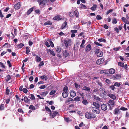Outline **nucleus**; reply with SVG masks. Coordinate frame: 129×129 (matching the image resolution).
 Returning a JSON list of instances; mask_svg holds the SVG:
<instances>
[{"label": "nucleus", "mask_w": 129, "mask_h": 129, "mask_svg": "<svg viewBox=\"0 0 129 129\" xmlns=\"http://www.w3.org/2000/svg\"><path fill=\"white\" fill-rule=\"evenodd\" d=\"M85 116L86 118L88 119L94 118L96 117L95 115L91 112H86L85 114Z\"/></svg>", "instance_id": "obj_1"}, {"label": "nucleus", "mask_w": 129, "mask_h": 129, "mask_svg": "<svg viewBox=\"0 0 129 129\" xmlns=\"http://www.w3.org/2000/svg\"><path fill=\"white\" fill-rule=\"evenodd\" d=\"M64 45L66 48H68L69 46H71L72 44L71 40L68 39L67 40H64L63 41Z\"/></svg>", "instance_id": "obj_2"}, {"label": "nucleus", "mask_w": 129, "mask_h": 129, "mask_svg": "<svg viewBox=\"0 0 129 129\" xmlns=\"http://www.w3.org/2000/svg\"><path fill=\"white\" fill-rule=\"evenodd\" d=\"M95 53L96 54L97 56L99 57H102L103 56V53L102 51L99 49H96V50Z\"/></svg>", "instance_id": "obj_3"}, {"label": "nucleus", "mask_w": 129, "mask_h": 129, "mask_svg": "<svg viewBox=\"0 0 129 129\" xmlns=\"http://www.w3.org/2000/svg\"><path fill=\"white\" fill-rule=\"evenodd\" d=\"M99 108H97L95 107H92L91 109V110L92 112L98 114L100 112V110L99 109Z\"/></svg>", "instance_id": "obj_4"}, {"label": "nucleus", "mask_w": 129, "mask_h": 129, "mask_svg": "<svg viewBox=\"0 0 129 129\" xmlns=\"http://www.w3.org/2000/svg\"><path fill=\"white\" fill-rule=\"evenodd\" d=\"M99 90L100 91L103 92V93H100V95L103 96L102 97L103 98H104L105 96L106 95V94L105 93H106V91H105V89L103 87H102L100 88Z\"/></svg>", "instance_id": "obj_5"}, {"label": "nucleus", "mask_w": 129, "mask_h": 129, "mask_svg": "<svg viewBox=\"0 0 129 129\" xmlns=\"http://www.w3.org/2000/svg\"><path fill=\"white\" fill-rule=\"evenodd\" d=\"M53 113L52 112L50 113L49 114L50 116H51L52 118H53L55 117L57 115L59 114L58 112L57 111H53Z\"/></svg>", "instance_id": "obj_6"}, {"label": "nucleus", "mask_w": 129, "mask_h": 129, "mask_svg": "<svg viewBox=\"0 0 129 129\" xmlns=\"http://www.w3.org/2000/svg\"><path fill=\"white\" fill-rule=\"evenodd\" d=\"M63 55L65 58L70 56V54L68 52V51L66 50H65L62 52Z\"/></svg>", "instance_id": "obj_7"}, {"label": "nucleus", "mask_w": 129, "mask_h": 129, "mask_svg": "<svg viewBox=\"0 0 129 129\" xmlns=\"http://www.w3.org/2000/svg\"><path fill=\"white\" fill-rule=\"evenodd\" d=\"M108 96L113 100H115L116 99V96L115 95L111 94L109 92L108 93Z\"/></svg>", "instance_id": "obj_8"}, {"label": "nucleus", "mask_w": 129, "mask_h": 129, "mask_svg": "<svg viewBox=\"0 0 129 129\" xmlns=\"http://www.w3.org/2000/svg\"><path fill=\"white\" fill-rule=\"evenodd\" d=\"M101 108L102 110L104 111H105L107 109V105L105 104H103L101 105Z\"/></svg>", "instance_id": "obj_9"}, {"label": "nucleus", "mask_w": 129, "mask_h": 129, "mask_svg": "<svg viewBox=\"0 0 129 129\" xmlns=\"http://www.w3.org/2000/svg\"><path fill=\"white\" fill-rule=\"evenodd\" d=\"M91 49V46L90 44L88 45L86 47L85 51L86 52L90 51Z\"/></svg>", "instance_id": "obj_10"}, {"label": "nucleus", "mask_w": 129, "mask_h": 129, "mask_svg": "<svg viewBox=\"0 0 129 129\" xmlns=\"http://www.w3.org/2000/svg\"><path fill=\"white\" fill-rule=\"evenodd\" d=\"M70 93V96L72 98L74 97L76 95V93L73 90H71Z\"/></svg>", "instance_id": "obj_11"}, {"label": "nucleus", "mask_w": 129, "mask_h": 129, "mask_svg": "<svg viewBox=\"0 0 129 129\" xmlns=\"http://www.w3.org/2000/svg\"><path fill=\"white\" fill-rule=\"evenodd\" d=\"M21 6L20 3L19 2L18 3L14 5V8L15 9L18 10L20 8Z\"/></svg>", "instance_id": "obj_12"}, {"label": "nucleus", "mask_w": 129, "mask_h": 129, "mask_svg": "<svg viewBox=\"0 0 129 129\" xmlns=\"http://www.w3.org/2000/svg\"><path fill=\"white\" fill-rule=\"evenodd\" d=\"M122 26L120 25L119 26V28H118L117 27H115L114 28V29L117 33L118 34L119 32V30H121L122 29Z\"/></svg>", "instance_id": "obj_13"}, {"label": "nucleus", "mask_w": 129, "mask_h": 129, "mask_svg": "<svg viewBox=\"0 0 129 129\" xmlns=\"http://www.w3.org/2000/svg\"><path fill=\"white\" fill-rule=\"evenodd\" d=\"M122 20V21L125 23V24H129V21L127 20L125 17H123L121 18Z\"/></svg>", "instance_id": "obj_14"}, {"label": "nucleus", "mask_w": 129, "mask_h": 129, "mask_svg": "<svg viewBox=\"0 0 129 129\" xmlns=\"http://www.w3.org/2000/svg\"><path fill=\"white\" fill-rule=\"evenodd\" d=\"M62 18H60V16L59 15L55 16L53 18V19L54 20L59 21Z\"/></svg>", "instance_id": "obj_15"}, {"label": "nucleus", "mask_w": 129, "mask_h": 129, "mask_svg": "<svg viewBox=\"0 0 129 129\" xmlns=\"http://www.w3.org/2000/svg\"><path fill=\"white\" fill-rule=\"evenodd\" d=\"M30 101V100L29 99L27 96L24 97V102L25 103H29Z\"/></svg>", "instance_id": "obj_16"}, {"label": "nucleus", "mask_w": 129, "mask_h": 129, "mask_svg": "<svg viewBox=\"0 0 129 129\" xmlns=\"http://www.w3.org/2000/svg\"><path fill=\"white\" fill-rule=\"evenodd\" d=\"M67 23L66 21L64 22L62 24L61 26L60 29H62L65 27L66 25H67Z\"/></svg>", "instance_id": "obj_17"}, {"label": "nucleus", "mask_w": 129, "mask_h": 129, "mask_svg": "<svg viewBox=\"0 0 129 129\" xmlns=\"http://www.w3.org/2000/svg\"><path fill=\"white\" fill-rule=\"evenodd\" d=\"M92 105L95 106L94 107H95L99 108H100V105L98 102H93L92 104Z\"/></svg>", "instance_id": "obj_18"}, {"label": "nucleus", "mask_w": 129, "mask_h": 129, "mask_svg": "<svg viewBox=\"0 0 129 129\" xmlns=\"http://www.w3.org/2000/svg\"><path fill=\"white\" fill-rule=\"evenodd\" d=\"M62 96L64 98H66L68 96V92L63 91L62 94Z\"/></svg>", "instance_id": "obj_19"}, {"label": "nucleus", "mask_w": 129, "mask_h": 129, "mask_svg": "<svg viewBox=\"0 0 129 129\" xmlns=\"http://www.w3.org/2000/svg\"><path fill=\"white\" fill-rule=\"evenodd\" d=\"M113 78L116 79H119L121 78V75L120 74H118L115 76H113Z\"/></svg>", "instance_id": "obj_20"}, {"label": "nucleus", "mask_w": 129, "mask_h": 129, "mask_svg": "<svg viewBox=\"0 0 129 129\" xmlns=\"http://www.w3.org/2000/svg\"><path fill=\"white\" fill-rule=\"evenodd\" d=\"M48 52H49L53 56H55V54L53 50H51V49H48L47 50Z\"/></svg>", "instance_id": "obj_21"}, {"label": "nucleus", "mask_w": 129, "mask_h": 129, "mask_svg": "<svg viewBox=\"0 0 129 129\" xmlns=\"http://www.w3.org/2000/svg\"><path fill=\"white\" fill-rule=\"evenodd\" d=\"M40 78L41 79H42L43 80L45 81L47 80L48 79L47 77L45 75L41 76Z\"/></svg>", "instance_id": "obj_22"}, {"label": "nucleus", "mask_w": 129, "mask_h": 129, "mask_svg": "<svg viewBox=\"0 0 129 129\" xmlns=\"http://www.w3.org/2000/svg\"><path fill=\"white\" fill-rule=\"evenodd\" d=\"M109 72L110 74H113L115 73V71L114 69L111 68L109 70Z\"/></svg>", "instance_id": "obj_23"}, {"label": "nucleus", "mask_w": 129, "mask_h": 129, "mask_svg": "<svg viewBox=\"0 0 129 129\" xmlns=\"http://www.w3.org/2000/svg\"><path fill=\"white\" fill-rule=\"evenodd\" d=\"M108 102L109 103L108 104L109 106L110 105L111 106L114 105L115 102L114 100H109Z\"/></svg>", "instance_id": "obj_24"}, {"label": "nucleus", "mask_w": 129, "mask_h": 129, "mask_svg": "<svg viewBox=\"0 0 129 129\" xmlns=\"http://www.w3.org/2000/svg\"><path fill=\"white\" fill-rule=\"evenodd\" d=\"M74 14L76 17L77 18H78L79 16V13L78 11L77 10H75L74 12Z\"/></svg>", "instance_id": "obj_25"}, {"label": "nucleus", "mask_w": 129, "mask_h": 129, "mask_svg": "<svg viewBox=\"0 0 129 129\" xmlns=\"http://www.w3.org/2000/svg\"><path fill=\"white\" fill-rule=\"evenodd\" d=\"M34 9V8L32 7L29 9L27 11V15L29 14L33 11Z\"/></svg>", "instance_id": "obj_26"}, {"label": "nucleus", "mask_w": 129, "mask_h": 129, "mask_svg": "<svg viewBox=\"0 0 129 129\" xmlns=\"http://www.w3.org/2000/svg\"><path fill=\"white\" fill-rule=\"evenodd\" d=\"M82 89L86 91H90V89L89 88L86 86H85L83 87Z\"/></svg>", "instance_id": "obj_27"}, {"label": "nucleus", "mask_w": 129, "mask_h": 129, "mask_svg": "<svg viewBox=\"0 0 129 129\" xmlns=\"http://www.w3.org/2000/svg\"><path fill=\"white\" fill-rule=\"evenodd\" d=\"M96 7L97 5L95 4H94L93 5V6L90 8V9L94 11L96 10Z\"/></svg>", "instance_id": "obj_28"}, {"label": "nucleus", "mask_w": 129, "mask_h": 129, "mask_svg": "<svg viewBox=\"0 0 129 129\" xmlns=\"http://www.w3.org/2000/svg\"><path fill=\"white\" fill-rule=\"evenodd\" d=\"M102 59H99L97 60L96 61V63L98 65H100V64L103 63V61L102 60Z\"/></svg>", "instance_id": "obj_29"}, {"label": "nucleus", "mask_w": 129, "mask_h": 129, "mask_svg": "<svg viewBox=\"0 0 129 129\" xmlns=\"http://www.w3.org/2000/svg\"><path fill=\"white\" fill-rule=\"evenodd\" d=\"M47 41L48 42H49L50 43V45L51 47H54V44H53V42H52V41L51 40L49 39L47 40Z\"/></svg>", "instance_id": "obj_30"}, {"label": "nucleus", "mask_w": 129, "mask_h": 129, "mask_svg": "<svg viewBox=\"0 0 129 129\" xmlns=\"http://www.w3.org/2000/svg\"><path fill=\"white\" fill-rule=\"evenodd\" d=\"M35 59L37 62H39L41 61L42 60V59L39 56H37V57H35Z\"/></svg>", "instance_id": "obj_31"}, {"label": "nucleus", "mask_w": 129, "mask_h": 129, "mask_svg": "<svg viewBox=\"0 0 129 129\" xmlns=\"http://www.w3.org/2000/svg\"><path fill=\"white\" fill-rule=\"evenodd\" d=\"M29 109H31L33 110H35L36 109L35 107L33 105H31L29 108Z\"/></svg>", "instance_id": "obj_32"}, {"label": "nucleus", "mask_w": 129, "mask_h": 129, "mask_svg": "<svg viewBox=\"0 0 129 129\" xmlns=\"http://www.w3.org/2000/svg\"><path fill=\"white\" fill-rule=\"evenodd\" d=\"M11 79L10 75H7L6 78V82H8Z\"/></svg>", "instance_id": "obj_33"}, {"label": "nucleus", "mask_w": 129, "mask_h": 129, "mask_svg": "<svg viewBox=\"0 0 129 129\" xmlns=\"http://www.w3.org/2000/svg\"><path fill=\"white\" fill-rule=\"evenodd\" d=\"M120 110L118 108H116L114 110V114L115 115L117 114L119 112Z\"/></svg>", "instance_id": "obj_34"}, {"label": "nucleus", "mask_w": 129, "mask_h": 129, "mask_svg": "<svg viewBox=\"0 0 129 129\" xmlns=\"http://www.w3.org/2000/svg\"><path fill=\"white\" fill-rule=\"evenodd\" d=\"M52 22L49 21H48L44 24V25H52Z\"/></svg>", "instance_id": "obj_35"}, {"label": "nucleus", "mask_w": 129, "mask_h": 129, "mask_svg": "<svg viewBox=\"0 0 129 129\" xmlns=\"http://www.w3.org/2000/svg\"><path fill=\"white\" fill-rule=\"evenodd\" d=\"M73 101V99L71 98H68L67 100L66 101V103H67L71 101Z\"/></svg>", "instance_id": "obj_36"}, {"label": "nucleus", "mask_w": 129, "mask_h": 129, "mask_svg": "<svg viewBox=\"0 0 129 129\" xmlns=\"http://www.w3.org/2000/svg\"><path fill=\"white\" fill-rule=\"evenodd\" d=\"M49 0H43V4L42 5L43 7H44L45 6L46 4L48 2Z\"/></svg>", "instance_id": "obj_37"}, {"label": "nucleus", "mask_w": 129, "mask_h": 129, "mask_svg": "<svg viewBox=\"0 0 129 129\" xmlns=\"http://www.w3.org/2000/svg\"><path fill=\"white\" fill-rule=\"evenodd\" d=\"M80 97L77 96L74 99V100L76 101H80Z\"/></svg>", "instance_id": "obj_38"}, {"label": "nucleus", "mask_w": 129, "mask_h": 129, "mask_svg": "<svg viewBox=\"0 0 129 129\" xmlns=\"http://www.w3.org/2000/svg\"><path fill=\"white\" fill-rule=\"evenodd\" d=\"M56 51L57 52L59 53L61 51V48L60 47V46L57 47Z\"/></svg>", "instance_id": "obj_39"}, {"label": "nucleus", "mask_w": 129, "mask_h": 129, "mask_svg": "<svg viewBox=\"0 0 129 129\" xmlns=\"http://www.w3.org/2000/svg\"><path fill=\"white\" fill-rule=\"evenodd\" d=\"M5 108L4 105V104H1L0 106V110H3Z\"/></svg>", "instance_id": "obj_40"}, {"label": "nucleus", "mask_w": 129, "mask_h": 129, "mask_svg": "<svg viewBox=\"0 0 129 129\" xmlns=\"http://www.w3.org/2000/svg\"><path fill=\"white\" fill-rule=\"evenodd\" d=\"M43 0H37V1L39 5L40 6L41 5H42V6L43 4Z\"/></svg>", "instance_id": "obj_41"}, {"label": "nucleus", "mask_w": 129, "mask_h": 129, "mask_svg": "<svg viewBox=\"0 0 129 129\" xmlns=\"http://www.w3.org/2000/svg\"><path fill=\"white\" fill-rule=\"evenodd\" d=\"M82 103L84 105H86L88 104L87 100H83L82 101Z\"/></svg>", "instance_id": "obj_42"}, {"label": "nucleus", "mask_w": 129, "mask_h": 129, "mask_svg": "<svg viewBox=\"0 0 129 129\" xmlns=\"http://www.w3.org/2000/svg\"><path fill=\"white\" fill-rule=\"evenodd\" d=\"M118 64L122 67H123L124 66V63L122 62H119L118 63Z\"/></svg>", "instance_id": "obj_43"}, {"label": "nucleus", "mask_w": 129, "mask_h": 129, "mask_svg": "<svg viewBox=\"0 0 129 129\" xmlns=\"http://www.w3.org/2000/svg\"><path fill=\"white\" fill-rule=\"evenodd\" d=\"M121 84L120 83L116 82L114 84V86H116L118 87H119L120 85Z\"/></svg>", "instance_id": "obj_44"}, {"label": "nucleus", "mask_w": 129, "mask_h": 129, "mask_svg": "<svg viewBox=\"0 0 129 129\" xmlns=\"http://www.w3.org/2000/svg\"><path fill=\"white\" fill-rule=\"evenodd\" d=\"M30 95V98L31 100H35V98L33 94H31Z\"/></svg>", "instance_id": "obj_45"}, {"label": "nucleus", "mask_w": 129, "mask_h": 129, "mask_svg": "<svg viewBox=\"0 0 129 129\" xmlns=\"http://www.w3.org/2000/svg\"><path fill=\"white\" fill-rule=\"evenodd\" d=\"M68 88V87L66 86H65L63 89V91L67 92Z\"/></svg>", "instance_id": "obj_46"}, {"label": "nucleus", "mask_w": 129, "mask_h": 129, "mask_svg": "<svg viewBox=\"0 0 129 129\" xmlns=\"http://www.w3.org/2000/svg\"><path fill=\"white\" fill-rule=\"evenodd\" d=\"M55 90L53 89L50 92L49 94L51 95H53L55 93Z\"/></svg>", "instance_id": "obj_47"}, {"label": "nucleus", "mask_w": 129, "mask_h": 129, "mask_svg": "<svg viewBox=\"0 0 129 129\" xmlns=\"http://www.w3.org/2000/svg\"><path fill=\"white\" fill-rule=\"evenodd\" d=\"M30 52V50L29 48L27 47L26 48V54L28 55L29 54V52Z\"/></svg>", "instance_id": "obj_48"}, {"label": "nucleus", "mask_w": 129, "mask_h": 129, "mask_svg": "<svg viewBox=\"0 0 129 129\" xmlns=\"http://www.w3.org/2000/svg\"><path fill=\"white\" fill-rule=\"evenodd\" d=\"M109 88H111V89L113 91H114L116 89V88L114 86V85H111L109 87Z\"/></svg>", "instance_id": "obj_49"}, {"label": "nucleus", "mask_w": 129, "mask_h": 129, "mask_svg": "<svg viewBox=\"0 0 129 129\" xmlns=\"http://www.w3.org/2000/svg\"><path fill=\"white\" fill-rule=\"evenodd\" d=\"M98 40L99 42H106V40L105 39H103V38H101V39H99Z\"/></svg>", "instance_id": "obj_50"}, {"label": "nucleus", "mask_w": 129, "mask_h": 129, "mask_svg": "<svg viewBox=\"0 0 129 129\" xmlns=\"http://www.w3.org/2000/svg\"><path fill=\"white\" fill-rule=\"evenodd\" d=\"M112 21V23L113 24H116L117 23V20L115 18L113 19Z\"/></svg>", "instance_id": "obj_51"}, {"label": "nucleus", "mask_w": 129, "mask_h": 129, "mask_svg": "<svg viewBox=\"0 0 129 129\" xmlns=\"http://www.w3.org/2000/svg\"><path fill=\"white\" fill-rule=\"evenodd\" d=\"M96 18L97 20H99L102 19V18L100 15H97L96 17Z\"/></svg>", "instance_id": "obj_52"}, {"label": "nucleus", "mask_w": 129, "mask_h": 129, "mask_svg": "<svg viewBox=\"0 0 129 129\" xmlns=\"http://www.w3.org/2000/svg\"><path fill=\"white\" fill-rule=\"evenodd\" d=\"M45 109L47 111L49 112L50 113L51 112V111L50 108L48 106H45Z\"/></svg>", "instance_id": "obj_53"}, {"label": "nucleus", "mask_w": 129, "mask_h": 129, "mask_svg": "<svg viewBox=\"0 0 129 129\" xmlns=\"http://www.w3.org/2000/svg\"><path fill=\"white\" fill-rule=\"evenodd\" d=\"M0 66L1 68H5V66L4 64H3V63L0 62Z\"/></svg>", "instance_id": "obj_54"}, {"label": "nucleus", "mask_w": 129, "mask_h": 129, "mask_svg": "<svg viewBox=\"0 0 129 129\" xmlns=\"http://www.w3.org/2000/svg\"><path fill=\"white\" fill-rule=\"evenodd\" d=\"M94 44L97 46H102V45L101 44H100L99 43H98V42L96 41H94Z\"/></svg>", "instance_id": "obj_55"}, {"label": "nucleus", "mask_w": 129, "mask_h": 129, "mask_svg": "<svg viewBox=\"0 0 129 129\" xmlns=\"http://www.w3.org/2000/svg\"><path fill=\"white\" fill-rule=\"evenodd\" d=\"M22 91L24 93H26L28 92V90L27 88H24L23 89Z\"/></svg>", "instance_id": "obj_56"}, {"label": "nucleus", "mask_w": 129, "mask_h": 129, "mask_svg": "<svg viewBox=\"0 0 129 129\" xmlns=\"http://www.w3.org/2000/svg\"><path fill=\"white\" fill-rule=\"evenodd\" d=\"M18 112L19 113H21L22 114H23L24 113V112L23 111V110L21 109V108H19L18 109Z\"/></svg>", "instance_id": "obj_57"}, {"label": "nucleus", "mask_w": 129, "mask_h": 129, "mask_svg": "<svg viewBox=\"0 0 129 129\" xmlns=\"http://www.w3.org/2000/svg\"><path fill=\"white\" fill-rule=\"evenodd\" d=\"M105 81L108 84H110L111 83V81L109 79H106Z\"/></svg>", "instance_id": "obj_58"}, {"label": "nucleus", "mask_w": 129, "mask_h": 129, "mask_svg": "<svg viewBox=\"0 0 129 129\" xmlns=\"http://www.w3.org/2000/svg\"><path fill=\"white\" fill-rule=\"evenodd\" d=\"M69 15L70 17H73L74 16V13L72 12H70L69 13Z\"/></svg>", "instance_id": "obj_59"}, {"label": "nucleus", "mask_w": 129, "mask_h": 129, "mask_svg": "<svg viewBox=\"0 0 129 129\" xmlns=\"http://www.w3.org/2000/svg\"><path fill=\"white\" fill-rule=\"evenodd\" d=\"M7 62L8 64L9 65V67L10 68L11 67H12V65L11 63V62H10L9 60H8L7 61Z\"/></svg>", "instance_id": "obj_60"}, {"label": "nucleus", "mask_w": 129, "mask_h": 129, "mask_svg": "<svg viewBox=\"0 0 129 129\" xmlns=\"http://www.w3.org/2000/svg\"><path fill=\"white\" fill-rule=\"evenodd\" d=\"M113 9H110L106 13V14L107 15L108 14H109L110 13L112 12L113 11Z\"/></svg>", "instance_id": "obj_61"}, {"label": "nucleus", "mask_w": 129, "mask_h": 129, "mask_svg": "<svg viewBox=\"0 0 129 129\" xmlns=\"http://www.w3.org/2000/svg\"><path fill=\"white\" fill-rule=\"evenodd\" d=\"M18 46L20 48H21L24 46V45L23 44L21 43L19 44L18 45Z\"/></svg>", "instance_id": "obj_62"}, {"label": "nucleus", "mask_w": 129, "mask_h": 129, "mask_svg": "<svg viewBox=\"0 0 129 129\" xmlns=\"http://www.w3.org/2000/svg\"><path fill=\"white\" fill-rule=\"evenodd\" d=\"M44 63L43 61H41L40 62V63L39 64V67H40L41 66H43L44 65Z\"/></svg>", "instance_id": "obj_63"}, {"label": "nucleus", "mask_w": 129, "mask_h": 129, "mask_svg": "<svg viewBox=\"0 0 129 129\" xmlns=\"http://www.w3.org/2000/svg\"><path fill=\"white\" fill-rule=\"evenodd\" d=\"M45 44L46 45V46L48 47H49L50 46V45H49L48 42L47 41L45 42Z\"/></svg>", "instance_id": "obj_64"}]
</instances>
